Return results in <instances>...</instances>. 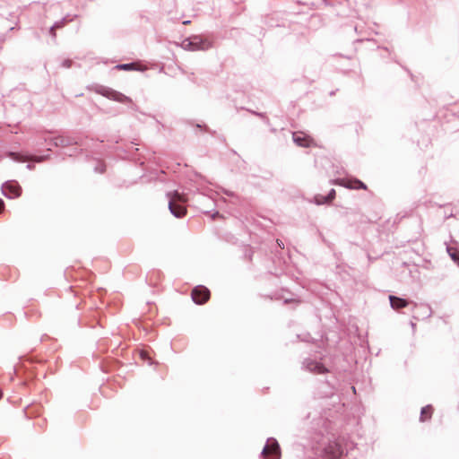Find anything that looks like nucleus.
<instances>
[{
    "label": "nucleus",
    "instance_id": "obj_1",
    "mask_svg": "<svg viewBox=\"0 0 459 459\" xmlns=\"http://www.w3.org/2000/svg\"><path fill=\"white\" fill-rule=\"evenodd\" d=\"M180 46L187 51H205L212 47V43L207 38H204L201 35H193L185 39Z\"/></svg>",
    "mask_w": 459,
    "mask_h": 459
},
{
    "label": "nucleus",
    "instance_id": "obj_2",
    "mask_svg": "<svg viewBox=\"0 0 459 459\" xmlns=\"http://www.w3.org/2000/svg\"><path fill=\"white\" fill-rule=\"evenodd\" d=\"M168 196L169 198V209L171 214H173L177 218H182L186 212V208L179 204L184 201L183 197L178 191L173 192L172 195L170 193L168 194Z\"/></svg>",
    "mask_w": 459,
    "mask_h": 459
},
{
    "label": "nucleus",
    "instance_id": "obj_3",
    "mask_svg": "<svg viewBox=\"0 0 459 459\" xmlns=\"http://www.w3.org/2000/svg\"><path fill=\"white\" fill-rule=\"evenodd\" d=\"M263 459H281V447L278 441L273 437H269L261 452Z\"/></svg>",
    "mask_w": 459,
    "mask_h": 459
},
{
    "label": "nucleus",
    "instance_id": "obj_4",
    "mask_svg": "<svg viewBox=\"0 0 459 459\" xmlns=\"http://www.w3.org/2000/svg\"><path fill=\"white\" fill-rule=\"evenodd\" d=\"M3 195L7 198H16L22 194V187L15 180H8L2 185Z\"/></svg>",
    "mask_w": 459,
    "mask_h": 459
},
{
    "label": "nucleus",
    "instance_id": "obj_5",
    "mask_svg": "<svg viewBox=\"0 0 459 459\" xmlns=\"http://www.w3.org/2000/svg\"><path fill=\"white\" fill-rule=\"evenodd\" d=\"M99 92L107 97L108 99H110V100H116V101H118V102H121V103H127V102H131V99L128 98L127 96L118 92V91H116L112 89H109V88H104L102 87Z\"/></svg>",
    "mask_w": 459,
    "mask_h": 459
},
{
    "label": "nucleus",
    "instance_id": "obj_6",
    "mask_svg": "<svg viewBox=\"0 0 459 459\" xmlns=\"http://www.w3.org/2000/svg\"><path fill=\"white\" fill-rule=\"evenodd\" d=\"M9 157L13 160L14 161L18 162H24L27 160H32L35 162H42L49 158V155H42V156H35V155H28V154H22L19 152H10Z\"/></svg>",
    "mask_w": 459,
    "mask_h": 459
},
{
    "label": "nucleus",
    "instance_id": "obj_7",
    "mask_svg": "<svg viewBox=\"0 0 459 459\" xmlns=\"http://www.w3.org/2000/svg\"><path fill=\"white\" fill-rule=\"evenodd\" d=\"M210 298V290L204 286H197L192 290L193 301L196 304H204Z\"/></svg>",
    "mask_w": 459,
    "mask_h": 459
},
{
    "label": "nucleus",
    "instance_id": "obj_8",
    "mask_svg": "<svg viewBox=\"0 0 459 459\" xmlns=\"http://www.w3.org/2000/svg\"><path fill=\"white\" fill-rule=\"evenodd\" d=\"M302 368L315 374H323L327 371L326 368L322 363L309 359L303 361Z\"/></svg>",
    "mask_w": 459,
    "mask_h": 459
},
{
    "label": "nucleus",
    "instance_id": "obj_9",
    "mask_svg": "<svg viewBox=\"0 0 459 459\" xmlns=\"http://www.w3.org/2000/svg\"><path fill=\"white\" fill-rule=\"evenodd\" d=\"M49 141L56 147H65V146H69V145L77 143L74 138L68 137V136H63V135L54 137V138L50 139Z\"/></svg>",
    "mask_w": 459,
    "mask_h": 459
},
{
    "label": "nucleus",
    "instance_id": "obj_10",
    "mask_svg": "<svg viewBox=\"0 0 459 459\" xmlns=\"http://www.w3.org/2000/svg\"><path fill=\"white\" fill-rule=\"evenodd\" d=\"M330 459H337L344 454V448L337 442L330 444L326 448Z\"/></svg>",
    "mask_w": 459,
    "mask_h": 459
},
{
    "label": "nucleus",
    "instance_id": "obj_11",
    "mask_svg": "<svg viewBox=\"0 0 459 459\" xmlns=\"http://www.w3.org/2000/svg\"><path fill=\"white\" fill-rule=\"evenodd\" d=\"M335 183L350 189H367V186L359 179H354L352 182L346 181L345 179H337Z\"/></svg>",
    "mask_w": 459,
    "mask_h": 459
},
{
    "label": "nucleus",
    "instance_id": "obj_12",
    "mask_svg": "<svg viewBox=\"0 0 459 459\" xmlns=\"http://www.w3.org/2000/svg\"><path fill=\"white\" fill-rule=\"evenodd\" d=\"M389 300H390L391 307L394 309H396V310L405 307L409 304V302L406 299L394 296V295L389 296Z\"/></svg>",
    "mask_w": 459,
    "mask_h": 459
},
{
    "label": "nucleus",
    "instance_id": "obj_13",
    "mask_svg": "<svg viewBox=\"0 0 459 459\" xmlns=\"http://www.w3.org/2000/svg\"><path fill=\"white\" fill-rule=\"evenodd\" d=\"M293 142L299 146L308 147L310 145L311 140L307 136H304L301 134L294 133Z\"/></svg>",
    "mask_w": 459,
    "mask_h": 459
},
{
    "label": "nucleus",
    "instance_id": "obj_14",
    "mask_svg": "<svg viewBox=\"0 0 459 459\" xmlns=\"http://www.w3.org/2000/svg\"><path fill=\"white\" fill-rule=\"evenodd\" d=\"M432 411H433V409H432L431 405H427V406L423 407L420 411V421H425L426 420L430 419Z\"/></svg>",
    "mask_w": 459,
    "mask_h": 459
},
{
    "label": "nucleus",
    "instance_id": "obj_15",
    "mask_svg": "<svg viewBox=\"0 0 459 459\" xmlns=\"http://www.w3.org/2000/svg\"><path fill=\"white\" fill-rule=\"evenodd\" d=\"M446 250L452 260L459 266V251L449 247Z\"/></svg>",
    "mask_w": 459,
    "mask_h": 459
},
{
    "label": "nucleus",
    "instance_id": "obj_16",
    "mask_svg": "<svg viewBox=\"0 0 459 459\" xmlns=\"http://www.w3.org/2000/svg\"><path fill=\"white\" fill-rule=\"evenodd\" d=\"M134 63H128V64H122V65H117L116 66V68L119 69V70H126V71H129V70H133L134 68Z\"/></svg>",
    "mask_w": 459,
    "mask_h": 459
},
{
    "label": "nucleus",
    "instance_id": "obj_17",
    "mask_svg": "<svg viewBox=\"0 0 459 459\" xmlns=\"http://www.w3.org/2000/svg\"><path fill=\"white\" fill-rule=\"evenodd\" d=\"M315 202L318 205L329 203V201L326 198V195H317L315 196Z\"/></svg>",
    "mask_w": 459,
    "mask_h": 459
},
{
    "label": "nucleus",
    "instance_id": "obj_18",
    "mask_svg": "<svg viewBox=\"0 0 459 459\" xmlns=\"http://www.w3.org/2000/svg\"><path fill=\"white\" fill-rule=\"evenodd\" d=\"M68 22V20L66 18H63L62 20L60 21H57L54 24H53V27L56 30V29H60L62 28L66 22Z\"/></svg>",
    "mask_w": 459,
    "mask_h": 459
},
{
    "label": "nucleus",
    "instance_id": "obj_19",
    "mask_svg": "<svg viewBox=\"0 0 459 459\" xmlns=\"http://www.w3.org/2000/svg\"><path fill=\"white\" fill-rule=\"evenodd\" d=\"M326 198L329 202L333 201L335 198V190L332 188L328 195H326Z\"/></svg>",
    "mask_w": 459,
    "mask_h": 459
},
{
    "label": "nucleus",
    "instance_id": "obj_20",
    "mask_svg": "<svg viewBox=\"0 0 459 459\" xmlns=\"http://www.w3.org/2000/svg\"><path fill=\"white\" fill-rule=\"evenodd\" d=\"M64 68H70L71 65H72V60L70 59H65L62 62V65H61Z\"/></svg>",
    "mask_w": 459,
    "mask_h": 459
},
{
    "label": "nucleus",
    "instance_id": "obj_21",
    "mask_svg": "<svg viewBox=\"0 0 459 459\" xmlns=\"http://www.w3.org/2000/svg\"><path fill=\"white\" fill-rule=\"evenodd\" d=\"M95 171L99 173H103L105 171V165L100 163L95 167Z\"/></svg>",
    "mask_w": 459,
    "mask_h": 459
},
{
    "label": "nucleus",
    "instance_id": "obj_22",
    "mask_svg": "<svg viewBox=\"0 0 459 459\" xmlns=\"http://www.w3.org/2000/svg\"><path fill=\"white\" fill-rule=\"evenodd\" d=\"M49 34L53 39H56V29L53 27V25L49 29Z\"/></svg>",
    "mask_w": 459,
    "mask_h": 459
},
{
    "label": "nucleus",
    "instance_id": "obj_23",
    "mask_svg": "<svg viewBox=\"0 0 459 459\" xmlns=\"http://www.w3.org/2000/svg\"><path fill=\"white\" fill-rule=\"evenodd\" d=\"M422 307L426 310L427 316H429L431 313L430 307L428 306H423Z\"/></svg>",
    "mask_w": 459,
    "mask_h": 459
},
{
    "label": "nucleus",
    "instance_id": "obj_24",
    "mask_svg": "<svg viewBox=\"0 0 459 459\" xmlns=\"http://www.w3.org/2000/svg\"><path fill=\"white\" fill-rule=\"evenodd\" d=\"M26 168L30 170H32L35 168V166L31 163H29V164H27Z\"/></svg>",
    "mask_w": 459,
    "mask_h": 459
},
{
    "label": "nucleus",
    "instance_id": "obj_25",
    "mask_svg": "<svg viewBox=\"0 0 459 459\" xmlns=\"http://www.w3.org/2000/svg\"><path fill=\"white\" fill-rule=\"evenodd\" d=\"M277 243H278V245H279L280 247H283V244H282V242H281V241L277 240Z\"/></svg>",
    "mask_w": 459,
    "mask_h": 459
},
{
    "label": "nucleus",
    "instance_id": "obj_26",
    "mask_svg": "<svg viewBox=\"0 0 459 459\" xmlns=\"http://www.w3.org/2000/svg\"><path fill=\"white\" fill-rule=\"evenodd\" d=\"M256 115L259 116V117H264V115L261 114V113H256Z\"/></svg>",
    "mask_w": 459,
    "mask_h": 459
}]
</instances>
